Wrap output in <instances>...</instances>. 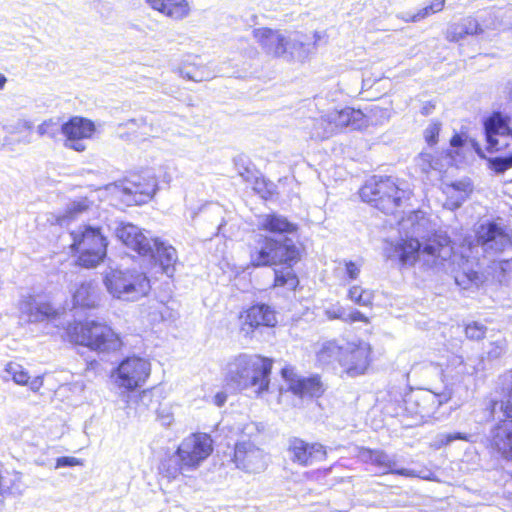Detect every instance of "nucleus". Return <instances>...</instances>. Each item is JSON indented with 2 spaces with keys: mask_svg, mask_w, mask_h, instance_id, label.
<instances>
[{
  "mask_svg": "<svg viewBox=\"0 0 512 512\" xmlns=\"http://www.w3.org/2000/svg\"><path fill=\"white\" fill-rule=\"evenodd\" d=\"M429 226L430 221L424 212H411L400 222L406 238L389 243L385 248V256L398 260L402 266L419 263L424 270L438 272L445 269L453 256L451 240L442 232L425 236Z\"/></svg>",
  "mask_w": 512,
  "mask_h": 512,
  "instance_id": "obj_1",
  "label": "nucleus"
},
{
  "mask_svg": "<svg viewBox=\"0 0 512 512\" xmlns=\"http://www.w3.org/2000/svg\"><path fill=\"white\" fill-rule=\"evenodd\" d=\"M272 364V359L258 354H239L228 362L225 379L234 388L260 395L269 388Z\"/></svg>",
  "mask_w": 512,
  "mask_h": 512,
  "instance_id": "obj_2",
  "label": "nucleus"
},
{
  "mask_svg": "<svg viewBox=\"0 0 512 512\" xmlns=\"http://www.w3.org/2000/svg\"><path fill=\"white\" fill-rule=\"evenodd\" d=\"M115 236L128 248L143 257L154 259L162 271L172 276L178 260L176 249L158 238L148 237L138 226L120 222L114 229Z\"/></svg>",
  "mask_w": 512,
  "mask_h": 512,
  "instance_id": "obj_3",
  "label": "nucleus"
},
{
  "mask_svg": "<svg viewBox=\"0 0 512 512\" xmlns=\"http://www.w3.org/2000/svg\"><path fill=\"white\" fill-rule=\"evenodd\" d=\"M253 38L270 57L287 62L303 61L309 54L308 45L299 33H284L267 27L252 31Z\"/></svg>",
  "mask_w": 512,
  "mask_h": 512,
  "instance_id": "obj_4",
  "label": "nucleus"
},
{
  "mask_svg": "<svg viewBox=\"0 0 512 512\" xmlns=\"http://www.w3.org/2000/svg\"><path fill=\"white\" fill-rule=\"evenodd\" d=\"M249 256L254 267L281 264L292 266L300 259V252L294 241L288 237L258 234L250 246Z\"/></svg>",
  "mask_w": 512,
  "mask_h": 512,
  "instance_id": "obj_5",
  "label": "nucleus"
},
{
  "mask_svg": "<svg viewBox=\"0 0 512 512\" xmlns=\"http://www.w3.org/2000/svg\"><path fill=\"white\" fill-rule=\"evenodd\" d=\"M67 334L71 342L98 352H114L122 346L121 339L109 326L95 321L70 324Z\"/></svg>",
  "mask_w": 512,
  "mask_h": 512,
  "instance_id": "obj_6",
  "label": "nucleus"
},
{
  "mask_svg": "<svg viewBox=\"0 0 512 512\" xmlns=\"http://www.w3.org/2000/svg\"><path fill=\"white\" fill-rule=\"evenodd\" d=\"M103 283L113 298L122 301H138L151 289L146 274L137 270L110 269L106 272Z\"/></svg>",
  "mask_w": 512,
  "mask_h": 512,
  "instance_id": "obj_7",
  "label": "nucleus"
},
{
  "mask_svg": "<svg viewBox=\"0 0 512 512\" xmlns=\"http://www.w3.org/2000/svg\"><path fill=\"white\" fill-rule=\"evenodd\" d=\"M71 248L78 253V264L85 268L96 267L106 256L107 239L101 228L81 225L71 233Z\"/></svg>",
  "mask_w": 512,
  "mask_h": 512,
  "instance_id": "obj_8",
  "label": "nucleus"
},
{
  "mask_svg": "<svg viewBox=\"0 0 512 512\" xmlns=\"http://www.w3.org/2000/svg\"><path fill=\"white\" fill-rule=\"evenodd\" d=\"M403 194L395 182L390 178H378L376 176L368 180L360 189V197L364 202L386 214L394 213L400 205Z\"/></svg>",
  "mask_w": 512,
  "mask_h": 512,
  "instance_id": "obj_9",
  "label": "nucleus"
},
{
  "mask_svg": "<svg viewBox=\"0 0 512 512\" xmlns=\"http://www.w3.org/2000/svg\"><path fill=\"white\" fill-rule=\"evenodd\" d=\"M150 363L141 357H127L112 372L114 384L126 391H133L146 382L150 375Z\"/></svg>",
  "mask_w": 512,
  "mask_h": 512,
  "instance_id": "obj_10",
  "label": "nucleus"
},
{
  "mask_svg": "<svg viewBox=\"0 0 512 512\" xmlns=\"http://www.w3.org/2000/svg\"><path fill=\"white\" fill-rule=\"evenodd\" d=\"M268 455L250 440L239 441L234 447L233 462L237 469L248 473L263 472L268 466Z\"/></svg>",
  "mask_w": 512,
  "mask_h": 512,
  "instance_id": "obj_11",
  "label": "nucleus"
},
{
  "mask_svg": "<svg viewBox=\"0 0 512 512\" xmlns=\"http://www.w3.org/2000/svg\"><path fill=\"white\" fill-rule=\"evenodd\" d=\"M177 450L184 460V465L194 472L212 453V439L206 433H194L184 438Z\"/></svg>",
  "mask_w": 512,
  "mask_h": 512,
  "instance_id": "obj_12",
  "label": "nucleus"
},
{
  "mask_svg": "<svg viewBox=\"0 0 512 512\" xmlns=\"http://www.w3.org/2000/svg\"><path fill=\"white\" fill-rule=\"evenodd\" d=\"M477 243L488 254L503 252L512 246L507 228L497 222H484L476 230Z\"/></svg>",
  "mask_w": 512,
  "mask_h": 512,
  "instance_id": "obj_13",
  "label": "nucleus"
},
{
  "mask_svg": "<svg viewBox=\"0 0 512 512\" xmlns=\"http://www.w3.org/2000/svg\"><path fill=\"white\" fill-rule=\"evenodd\" d=\"M96 132V126L90 119L74 116L61 126V133L64 135V146L76 152H83L87 149L86 140L92 139Z\"/></svg>",
  "mask_w": 512,
  "mask_h": 512,
  "instance_id": "obj_14",
  "label": "nucleus"
},
{
  "mask_svg": "<svg viewBox=\"0 0 512 512\" xmlns=\"http://www.w3.org/2000/svg\"><path fill=\"white\" fill-rule=\"evenodd\" d=\"M286 451L292 463L303 467L322 462L327 457L326 448L322 444L309 443L298 437L288 439Z\"/></svg>",
  "mask_w": 512,
  "mask_h": 512,
  "instance_id": "obj_15",
  "label": "nucleus"
},
{
  "mask_svg": "<svg viewBox=\"0 0 512 512\" xmlns=\"http://www.w3.org/2000/svg\"><path fill=\"white\" fill-rule=\"evenodd\" d=\"M127 205H141L149 201L156 192L154 177L135 176L116 186Z\"/></svg>",
  "mask_w": 512,
  "mask_h": 512,
  "instance_id": "obj_16",
  "label": "nucleus"
},
{
  "mask_svg": "<svg viewBox=\"0 0 512 512\" xmlns=\"http://www.w3.org/2000/svg\"><path fill=\"white\" fill-rule=\"evenodd\" d=\"M370 354L371 347L368 343H349L340 358V365L350 377L362 375L370 365Z\"/></svg>",
  "mask_w": 512,
  "mask_h": 512,
  "instance_id": "obj_17",
  "label": "nucleus"
},
{
  "mask_svg": "<svg viewBox=\"0 0 512 512\" xmlns=\"http://www.w3.org/2000/svg\"><path fill=\"white\" fill-rule=\"evenodd\" d=\"M281 375L287 384V390L296 396L319 397L323 393V385L318 376H300L291 366L284 367Z\"/></svg>",
  "mask_w": 512,
  "mask_h": 512,
  "instance_id": "obj_18",
  "label": "nucleus"
},
{
  "mask_svg": "<svg viewBox=\"0 0 512 512\" xmlns=\"http://www.w3.org/2000/svg\"><path fill=\"white\" fill-rule=\"evenodd\" d=\"M240 332L251 338L254 331L261 327H273L277 323L275 311L268 305L257 304L240 315Z\"/></svg>",
  "mask_w": 512,
  "mask_h": 512,
  "instance_id": "obj_19",
  "label": "nucleus"
},
{
  "mask_svg": "<svg viewBox=\"0 0 512 512\" xmlns=\"http://www.w3.org/2000/svg\"><path fill=\"white\" fill-rule=\"evenodd\" d=\"M359 459L364 463H370L383 471L384 474L391 473L405 477H420L415 470L398 468L395 456L379 449L360 448L358 452Z\"/></svg>",
  "mask_w": 512,
  "mask_h": 512,
  "instance_id": "obj_20",
  "label": "nucleus"
},
{
  "mask_svg": "<svg viewBox=\"0 0 512 512\" xmlns=\"http://www.w3.org/2000/svg\"><path fill=\"white\" fill-rule=\"evenodd\" d=\"M332 134L335 135L345 128L360 130L367 126V118L360 110L345 107L341 110L327 112Z\"/></svg>",
  "mask_w": 512,
  "mask_h": 512,
  "instance_id": "obj_21",
  "label": "nucleus"
},
{
  "mask_svg": "<svg viewBox=\"0 0 512 512\" xmlns=\"http://www.w3.org/2000/svg\"><path fill=\"white\" fill-rule=\"evenodd\" d=\"M487 148L491 152H507L504 157L489 159V167L496 173H503L512 168V132L487 140Z\"/></svg>",
  "mask_w": 512,
  "mask_h": 512,
  "instance_id": "obj_22",
  "label": "nucleus"
},
{
  "mask_svg": "<svg viewBox=\"0 0 512 512\" xmlns=\"http://www.w3.org/2000/svg\"><path fill=\"white\" fill-rule=\"evenodd\" d=\"M20 318L26 322L36 323L55 317V309L47 302L38 301L32 296L24 297L19 302Z\"/></svg>",
  "mask_w": 512,
  "mask_h": 512,
  "instance_id": "obj_23",
  "label": "nucleus"
},
{
  "mask_svg": "<svg viewBox=\"0 0 512 512\" xmlns=\"http://www.w3.org/2000/svg\"><path fill=\"white\" fill-rule=\"evenodd\" d=\"M443 400L430 392H421L410 395L406 400V410L420 420L430 417L436 406L441 405Z\"/></svg>",
  "mask_w": 512,
  "mask_h": 512,
  "instance_id": "obj_24",
  "label": "nucleus"
},
{
  "mask_svg": "<svg viewBox=\"0 0 512 512\" xmlns=\"http://www.w3.org/2000/svg\"><path fill=\"white\" fill-rule=\"evenodd\" d=\"M491 445L503 457L512 459V420L498 423L490 432Z\"/></svg>",
  "mask_w": 512,
  "mask_h": 512,
  "instance_id": "obj_25",
  "label": "nucleus"
},
{
  "mask_svg": "<svg viewBox=\"0 0 512 512\" xmlns=\"http://www.w3.org/2000/svg\"><path fill=\"white\" fill-rule=\"evenodd\" d=\"M149 6L174 20H182L190 14L188 0H146Z\"/></svg>",
  "mask_w": 512,
  "mask_h": 512,
  "instance_id": "obj_26",
  "label": "nucleus"
},
{
  "mask_svg": "<svg viewBox=\"0 0 512 512\" xmlns=\"http://www.w3.org/2000/svg\"><path fill=\"white\" fill-rule=\"evenodd\" d=\"M259 229L277 234L278 237H286L285 234L296 231L297 226L285 216L276 213L264 214L258 220Z\"/></svg>",
  "mask_w": 512,
  "mask_h": 512,
  "instance_id": "obj_27",
  "label": "nucleus"
},
{
  "mask_svg": "<svg viewBox=\"0 0 512 512\" xmlns=\"http://www.w3.org/2000/svg\"><path fill=\"white\" fill-rule=\"evenodd\" d=\"M159 473L168 480L176 479L179 475L188 476L192 470L184 465V460L178 450L165 457L159 467Z\"/></svg>",
  "mask_w": 512,
  "mask_h": 512,
  "instance_id": "obj_28",
  "label": "nucleus"
},
{
  "mask_svg": "<svg viewBox=\"0 0 512 512\" xmlns=\"http://www.w3.org/2000/svg\"><path fill=\"white\" fill-rule=\"evenodd\" d=\"M481 32L482 28L477 20L472 17H466L448 26L446 39L450 42H458L467 35H474Z\"/></svg>",
  "mask_w": 512,
  "mask_h": 512,
  "instance_id": "obj_29",
  "label": "nucleus"
},
{
  "mask_svg": "<svg viewBox=\"0 0 512 512\" xmlns=\"http://www.w3.org/2000/svg\"><path fill=\"white\" fill-rule=\"evenodd\" d=\"M486 140L512 132V119L509 115L494 112L484 122Z\"/></svg>",
  "mask_w": 512,
  "mask_h": 512,
  "instance_id": "obj_30",
  "label": "nucleus"
},
{
  "mask_svg": "<svg viewBox=\"0 0 512 512\" xmlns=\"http://www.w3.org/2000/svg\"><path fill=\"white\" fill-rule=\"evenodd\" d=\"M97 208L94 201L88 197H79L70 201L64 212L58 216L57 221L63 224L65 221L74 220L85 213L91 212Z\"/></svg>",
  "mask_w": 512,
  "mask_h": 512,
  "instance_id": "obj_31",
  "label": "nucleus"
},
{
  "mask_svg": "<svg viewBox=\"0 0 512 512\" xmlns=\"http://www.w3.org/2000/svg\"><path fill=\"white\" fill-rule=\"evenodd\" d=\"M474 368H469L463 358L454 355L449 359L448 365L444 370V377L454 382H461L466 375L472 374Z\"/></svg>",
  "mask_w": 512,
  "mask_h": 512,
  "instance_id": "obj_32",
  "label": "nucleus"
},
{
  "mask_svg": "<svg viewBox=\"0 0 512 512\" xmlns=\"http://www.w3.org/2000/svg\"><path fill=\"white\" fill-rule=\"evenodd\" d=\"M181 77L194 82H202L209 78L208 72L204 66H197L188 61L182 62L175 70Z\"/></svg>",
  "mask_w": 512,
  "mask_h": 512,
  "instance_id": "obj_33",
  "label": "nucleus"
},
{
  "mask_svg": "<svg viewBox=\"0 0 512 512\" xmlns=\"http://www.w3.org/2000/svg\"><path fill=\"white\" fill-rule=\"evenodd\" d=\"M361 272V264L351 261H339L338 266L335 268L334 273L337 277L343 279L345 283H350L358 279Z\"/></svg>",
  "mask_w": 512,
  "mask_h": 512,
  "instance_id": "obj_34",
  "label": "nucleus"
},
{
  "mask_svg": "<svg viewBox=\"0 0 512 512\" xmlns=\"http://www.w3.org/2000/svg\"><path fill=\"white\" fill-rule=\"evenodd\" d=\"M95 288L91 282H83L73 294L74 305L92 307L95 304Z\"/></svg>",
  "mask_w": 512,
  "mask_h": 512,
  "instance_id": "obj_35",
  "label": "nucleus"
},
{
  "mask_svg": "<svg viewBox=\"0 0 512 512\" xmlns=\"http://www.w3.org/2000/svg\"><path fill=\"white\" fill-rule=\"evenodd\" d=\"M291 267L287 265L286 268L274 270V287H286L288 290H294L297 287L299 281Z\"/></svg>",
  "mask_w": 512,
  "mask_h": 512,
  "instance_id": "obj_36",
  "label": "nucleus"
},
{
  "mask_svg": "<svg viewBox=\"0 0 512 512\" xmlns=\"http://www.w3.org/2000/svg\"><path fill=\"white\" fill-rule=\"evenodd\" d=\"M347 298L359 306L369 307L373 303L374 292L359 285H353L348 289Z\"/></svg>",
  "mask_w": 512,
  "mask_h": 512,
  "instance_id": "obj_37",
  "label": "nucleus"
},
{
  "mask_svg": "<svg viewBox=\"0 0 512 512\" xmlns=\"http://www.w3.org/2000/svg\"><path fill=\"white\" fill-rule=\"evenodd\" d=\"M343 353L344 349L339 347L335 342L328 341L323 343L317 352V359L322 364H328L334 359H338L340 361Z\"/></svg>",
  "mask_w": 512,
  "mask_h": 512,
  "instance_id": "obj_38",
  "label": "nucleus"
},
{
  "mask_svg": "<svg viewBox=\"0 0 512 512\" xmlns=\"http://www.w3.org/2000/svg\"><path fill=\"white\" fill-rule=\"evenodd\" d=\"M444 192L446 194H454V192H457V202H455V204L462 205L472 192V186L468 180L455 181L450 184H446Z\"/></svg>",
  "mask_w": 512,
  "mask_h": 512,
  "instance_id": "obj_39",
  "label": "nucleus"
},
{
  "mask_svg": "<svg viewBox=\"0 0 512 512\" xmlns=\"http://www.w3.org/2000/svg\"><path fill=\"white\" fill-rule=\"evenodd\" d=\"M310 134L312 138L319 140L333 136L327 113L312 121Z\"/></svg>",
  "mask_w": 512,
  "mask_h": 512,
  "instance_id": "obj_40",
  "label": "nucleus"
},
{
  "mask_svg": "<svg viewBox=\"0 0 512 512\" xmlns=\"http://www.w3.org/2000/svg\"><path fill=\"white\" fill-rule=\"evenodd\" d=\"M5 373L18 385H26L30 379L28 372L16 362L8 363L5 367Z\"/></svg>",
  "mask_w": 512,
  "mask_h": 512,
  "instance_id": "obj_41",
  "label": "nucleus"
},
{
  "mask_svg": "<svg viewBox=\"0 0 512 512\" xmlns=\"http://www.w3.org/2000/svg\"><path fill=\"white\" fill-rule=\"evenodd\" d=\"M438 160L430 153H420L415 159V165L421 173L429 175L432 171L437 170Z\"/></svg>",
  "mask_w": 512,
  "mask_h": 512,
  "instance_id": "obj_42",
  "label": "nucleus"
},
{
  "mask_svg": "<svg viewBox=\"0 0 512 512\" xmlns=\"http://www.w3.org/2000/svg\"><path fill=\"white\" fill-rule=\"evenodd\" d=\"M61 126L62 124L59 119L50 118L37 127V132L40 136H48L54 139L58 135L59 131H61Z\"/></svg>",
  "mask_w": 512,
  "mask_h": 512,
  "instance_id": "obj_43",
  "label": "nucleus"
},
{
  "mask_svg": "<svg viewBox=\"0 0 512 512\" xmlns=\"http://www.w3.org/2000/svg\"><path fill=\"white\" fill-rule=\"evenodd\" d=\"M445 0H436L430 5L420 9L417 13L411 15L412 22H419L429 15L440 12L444 7Z\"/></svg>",
  "mask_w": 512,
  "mask_h": 512,
  "instance_id": "obj_44",
  "label": "nucleus"
},
{
  "mask_svg": "<svg viewBox=\"0 0 512 512\" xmlns=\"http://www.w3.org/2000/svg\"><path fill=\"white\" fill-rule=\"evenodd\" d=\"M455 440H464L469 441V436L464 433L456 432V433H441L438 434L434 441V446L436 448H440L442 446H446Z\"/></svg>",
  "mask_w": 512,
  "mask_h": 512,
  "instance_id": "obj_45",
  "label": "nucleus"
},
{
  "mask_svg": "<svg viewBox=\"0 0 512 512\" xmlns=\"http://www.w3.org/2000/svg\"><path fill=\"white\" fill-rule=\"evenodd\" d=\"M239 175L243 180L250 184L255 191L260 192L264 186V180L257 176V174L249 168H244L243 171L239 172Z\"/></svg>",
  "mask_w": 512,
  "mask_h": 512,
  "instance_id": "obj_46",
  "label": "nucleus"
},
{
  "mask_svg": "<svg viewBox=\"0 0 512 512\" xmlns=\"http://www.w3.org/2000/svg\"><path fill=\"white\" fill-rule=\"evenodd\" d=\"M20 480L18 473L2 475L0 473V494L11 493L16 482Z\"/></svg>",
  "mask_w": 512,
  "mask_h": 512,
  "instance_id": "obj_47",
  "label": "nucleus"
},
{
  "mask_svg": "<svg viewBox=\"0 0 512 512\" xmlns=\"http://www.w3.org/2000/svg\"><path fill=\"white\" fill-rule=\"evenodd\" d=\"M486 327L478 322H473L466 326L465 333L469 339L480 340L484 337Z\"/></svg>",
  "mask_w": 512,
  "mask_h": 512,
  "instance_id": "obj_48",
  "label": "nucleus"
},
{
  "mask_svg": "<svg viewBox=\"0 0 512 512\" xmlns=\"http://www.w3.org/2000/svg\"><path fill=\"white\" fill-rule=\"evenodd\" d=\"M440 132V125L438 123H433L429 125L425 130V139L428 144L434 145L437 143V137Z\"/></svg>",
  "mask_w": 512,
  "mask_h": 512,
  "instance_id": "obj_49",
  "label": "nucleus"
},
{
  "mask_svg": "<svg viewBox=\"0 0 512 512\" xmlns=\"http://www.w3.org/2000/svg\"><path fill=\"white\" fill-rule=\"evenodd\" d=\"M345 322L346 323H353V322L368 323L369 320L363 313L354 309V310H351L350 312L346 311Z\"/></svg>",
  "mask_w": 512,
  "mask_h": 512,
  "instance_id": "obj_50",
  "label": "nucleus"
},
{
  "mask_svg": "<svg viewBox=\"0 0 512 512\" xmlns=\"http://www.w3.org/2000/svg\"><path fill=\"white\" fill-rule=\"evenodd\" d=\"M325 314L329 319H340L345 322L346 310L341 306L327 309Z\"/></svg>",
  "mask_w": 512,
  "mask_h": 512,
  "instance_id": "obj_51",
  "label": "nucleus"
},
{
  "mask_svg": "<svg viewBox=\"0 0 512 512\" xmlns=\"http://www.w3.org/2000/svg\"><path fill=\"white\" fill-rule=\"evenodd\" d=\"M78 465H83L82 460L75 458V457L65 456V457H60L57 459L55 468L66 467V466H78Z\"/></svg>",
  "mask_w": 512,
  "mask_h": 512,
  "instance_id": "obj_52",
  "label": "nucleus"
},
{
  "mask_svg": "<svg viewBox=\"0 0 512 512\" xmlns=\"http://www.w3.org/2000/svg\"><path fill=\"white\" fill-rule=\"evenodd\" d=\"M121 126H124L125 128L129 130H134L136 127L146 126V122L143 119L136 120V119H130L126 123L122 124Z\"/></svg>",
  "mask_w": 512,
  "mask_h": 512,
  "instance_id": "obj_53",
  "label": "nucleus"
},
{
  "mask_svg": "<svg viewBox=\"0 0 512 512\" xmlns=\"http://www.w3.org/2000/svg\"><path fill=\"white\" fill-rule=\"evenodd\" d=\"M447 200L445 203V206H447L449 209L454 210L459 208L461 205H456L455 202H457V192H454V194H446Z\"/></svg>",
  "mask_w": 512,
  "mask_h": 512,
  "instance_id": "obj_54",
  "label": "nucleus"
},
{
  "mask_svg": "<svg viewBox=\"0 0 512 512\" xmlns=\"http://www.w3.org/2000/svg\"><path fill=\"white\" fill-rule=\"evenodd\" d=\"M30 389L34 392H37L43 385V380L41 377H35L34 379L32 380H28V384H27Z\"/></svg>",
  "mask_w": 512,
  "mask_h": 512,
  "instance_id": "obj_55",
  "label": "nucleus"
},
{
  "mask_svg": "<svg viewBox=\"0 0 512 512\" xmlns=\"http://www.w3.org/2000/svg\"><path fill=\"white\" fill-rule=\"evenodd\" d=\"M227 400V395L224 393V392H218L214 397H213V403L218 406V407H221L225 404Z\"/></svg>",
  "mask_w": 512,
  "mask_h": 512,
  "instance_id": "obj_56",
  "label": "nucleus"
},
{
  "mask_svg": "<svg viewBox=\"0 0 512 512\" xmlns=\"http://www.w3.org/2000/svg\"><path fill=\"white\" fill-rule=\"evenodd\" d=\"M450 144L452 147H460L463 145V139L460 135H455L452 137Z\"/></svg>",
  "mask_w": 512,
  "mask_h": 512,
  "instance_id": "obj_57",
  "label": "nucleus"
},
{
  "mask_svg": "<svg viewBox=\"0 0 512 512\" xmlns=\"http://www.w3.org/2000/svg\"><path fill=\"white\" fill-rule=\"evenodd\" d=\"M505 351L504 345H497L495 350L489 352L490 355L498 357Z\"/></svg>",
  "mask_w": 512,
  "mask_h": 512,
  "instance_id": "obj_58",
  "label": "nucleus"
},
{
  "mask_svg": "<svg viewBox=\"0 0 512 512\" xmlns=\"http://www.w3.org/2000/svg\"><path fill=\"white\" fill-rule=\"evenodd\" d=\"M6 82L7 78L0 73V90H2L5 87Z\"/></svg>",
  "mask_w": 512,
  "mask_h": 512,
  "instance_id": "obj_59",
  "label": "nucleus"
},
{
  "mask_svg": "<svg viewBox=\"0 0 512 512\" xmlns=\"http://www.w3.org/2000/svg\"><path fill=\"white\" fill-rule=\"evenodd\" d=\"M397 17L402 19L405 22H412L410 15L401 14V15H398Z\"/></svg>",
  "mask_w": 512,
  "mask_h": 512,
  "instance_id": "obj_60",
  "label": "nucleus"
},
{
  "mask_svg": "<svg viewBox=\"0 0 512 512\" xmlns=\"http://www.w3.org/2000/svg\"><path fill=\"white\" fill-rule=\"evenodd\" d=\"M23 127L26 128V129H31L32 128V123L28 120H24L23 121Z\"/></svg>",
  "mask_w": 512,
  "mask_h": 512,
  "instance_id": "obj_61",
  "label": "nucleus"
},
{
  "mask_svg": "<svg viewBox=\"0 0 512 512\" xmlns=\"http://www.w3.org/2000/svg\"><path fill=\"white\" fill-rule=\"evenodd\" d=\"M140 397H141V400H144L145 398L150 397V392H149V391H143V392L141 393V396H140Z\"/></svg>",
  "mask_w": 512,
  "mask_h": 512,
  "instance_id": "obj_62",
  "label": "nucleus"
},
{
  "mask_svg": "<svg viewBox=\"0 0 512 512\" xmlns=\"http://www.w3.org/2000/svg\"><path fill=\"white\" fill-rule=\"evenodd\" d=\"M509 94L512 98V82L509 84Z\"/></svg>",
  "mask_w": 512,
  "mask_h": 512,
  "instance_id": "obj_63",
  "label": "nucleus"
},
{
  "mask_svg": "<svg viewBox=\"0 0 512 512\" xmlns=\"http://www.w3.org/2000/svg\"><path fill=\"white\" fill-rule=\"evenodd\" d=\"M448 399H450V394L448 396H445V401H447Z\"/></svg>",
  "mask_w": 512,
  "mask_h": 512,
  "instance_id": "obj_64",
  "label": "nucleus"
}]
</instances>
